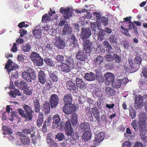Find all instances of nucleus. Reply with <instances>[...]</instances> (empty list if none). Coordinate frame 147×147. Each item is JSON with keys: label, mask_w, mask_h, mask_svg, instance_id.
<instances>
[{"label": "nucleus", "mask_w": 147, "mask_h": 147, "mask_svg": "<svg viewBox=\"0 0 147 147\" xmlns=\"http://www.w3.org/2000/svg\"><path fill=\"white\" fill-rule=\"evenodd\" d=\"M131 18L132 17L131 16L127 17L123 19V21H120V23L122 24H123V23H126L125 24H127L126 26L127 27V29L125 28L123 26L121 25V32L125 35L129 36L130 37L131 36V35L129 33V30H131L133 29L136 34H138L136 26L133 22L131 21Z\"/></svg>", "instance_id": "obj_1"}, {"label": "nucleus", "mask_w": 147, "mask_h": 147, "mask_svg": "<svg viewBox=\"0 0 147 147\" xmlns=\"http://www.w3.org/2000/svg\"><path fill=\"white\" fill-rule=\"evenodd\" d=\"M23 108L25 111L22 109L19 108L17 109L19 115L22 118H24L27 121L31 120L34 116V111L30 106L26 104L24 105Z\"/></svg>", "instance_id": "obj_2"}, {"label": "nucleus", "mask_w": 147, "mask_h": 147, "mask_svg": "<svg viewBox=\"0 0 147 147\" xmlns=\"http://www.w3.org/2000/svg\"><path fill=\"white\" fill-rule=\"evenodd\" d=\"M22 74L23 78L28 82H30L32 80H35L36 78V72L31 68H28L27 71L23 72Z\"/></svg>", "instance_id": "obj_3"}, {"label": "nucleus", "mask_w": 147, "mask_h": 147, "mask_svg": "<svg viewBox=\"0 0 147 147\" xmlns=\"http://www.w3.org/2000/svg\"><path fill=\"white\" fill-rule=\"evenodd\" d=\"M31 128H26L23 129L22 130V133L26 136H28L29 134L30 135L32 138V142L34 144H36V136L35 135V133L34 132Z\"/></svg>", "instance_id": "obj_4"}, {"label": "nucleus", "mask_w": 147, "mask_h": 147, "mask_svg": "<svg viewBox=\"0 0 147 147\" xmlns=\"http://www.w3.org/2000/svg\"><path fill=\"white\" fill-rule=\"evenodd\" d=\"M30 58L35 64H43V60L37 53L33 52L30 54Z\"/></svg>", "instance_id": "obj_5"}, {"label": "nucleus", "mask_w": 147, "mask_h": 147, "mask_svg": "<svg viewBox=\"0 0 147 147\" xmlns=\"http://www.w3.org/2000/svg\"><path fill=\"white\" fill-rule=\"evenodd\" d=\"M76 110V107L72 103H65L62 109L63 113L67 114H71Z\"/></svg>", "instance_id": "obj_6"}, {"label": "nucleus", "mask_w": 147, "mask_h": 147, "mask_svg": "<svg viewBox=\"0 0 147 147\" xmlns=\"http://www.w3.org/2000/svg\"><path fill=\"white\" fill-rule=\"evenodd\" d=\"M80 35L82 40L88 39L91 35L90 29L89 28H82Z\"/></svg>", "instance_id": "obj_7"}, {"label": "nucleus", "mask_w": 147, "mask_h": 147, "mask_svg": "<svg viewBox=\"0 0 147 147\" xmlns=\"http://www.w3.org/2000/svg\"><path fill=\"white\" fill-rule=\"evenodd\" d=\"M59 11L63 15V16L66 19L71 17L73 13V10L70 7L64 8L63 7H61Z\"/></svg>", "instance_id": "obj_8"}, {"label": "nucleus", "mask_w": 147, "mask_h": 147, "mask_svg": "<svg viewBox=\"0 0 147 147\" xmlns=\"http://www.w3.org/2000/svg\"><path fill=\"white\" fill-rule=\"evenodd\" d=\"M59 98L58 96L55 94H51L49 101L51 108L54 109L55 108L59 103Z\"/></svg>", "instance_id": "obj_9"}, {"label": "nucleus", "mask_w": 147, "mask_h": 147, "mask_svg": "<svg viewBox=\"0 0 147 147\" xmlns=\"http://www.w3.org/2000/svg\"><path fill=\"white\" fill-rule=\"evenodd\" d=\"M71 80L74 82V80H76L75 81L77 88H79L82 90H85L86 88L87 85L82 79L77 77H73L72 78Z\"/></svg>", "instance_id": "obj_10"}, {"label": "nucleus", "mask_w": 147, "mask_h": 147, "mask_svg": "<svg viewBox=\"0 0 147 147\" xmlns=\"http://www.w3.org/2000/svg\"><path fill=\"white\" fill-rule=\"evenodd\" d=\"M140 65H125L124 69L125 72L132 73L137 71Z\"/></svg>", "instance_id": "obj_11"}, {"label": "nucleus", "mask_w": 147, "mask_h": 147, "mask_svg": "<svg viewBox=\"0 0 147 147\" xmlns=\"http://www.w3.org/2000/svg\"><path fill=\"white\" fill-rule=\"evenodd\" d=\"M143 98L140 94H138L135 96L134 106L137 109L140 108L143 102Z\"/></svg>", "instance_id": "obj_12"}, {"label": "nucleus", "mask_w": 147, "mask_h": 147, "mask_svg": "<svg viewBox=\"0 0 147 147\" xmlns=\"http://www.w3.org/2000/svg\"><path fill=\"white\" fill-rule=\"evenodd\" d=\"M61 120V118L59 115L56 114L53 116L52 124L53 129H55L59 127Z\"/></svg>", "instance_id": "obj_13"}, {"label": "nucleus", "mask_w": 147, "mask_h": 147, "mask_svg": "<svg viewBox=\"0 0 147 147\" xmlns=\"http://www.w3.org/2000/svg\"><path fill=\"white\" fill-rule=\"evenodd\" d=\"M82 40L84 43V50L86 53H89L90 52V48L92 46L91 41L88 39Z\"/></svg>", "instance_id": "obj_14"}, {"label": "nucleus", "mask_w": 147, "mask_h": 147, "mask_svg": "<svg viewBox=\"0 0 147 147\" xmlns=\"http://www.w3.org/2000/svg\"><path fill=\"white\" fill-rule=\"evenodd\" d=\"M56 41L55 43V46L59 49H63L65 45V42L61 38L58 37L55 38Z\"/></svg>", "instance_id": "obj_15"}, {"label": "nucleus", "mask_w": 147, "mask_h": 147, "mask_svg": "<svg viewBox=\"0 0 147 147\" xmlns=\"http://www.w3.org/2000/svg\"><path fill=\"white\" fill-rule=\"evenodd\" d=\"M66 86L67 89L71 92H74L77 91V88L76 87L75 84L71 81L67 82Z\"/></svg>", "instance_id": "obj_16"}, {"label": "nucleus", "mask_w": 147, "mask_h": 147, "mask_svg": "<svg viewBox=\"0 0 147 147\" xmlns=\"http://www.w3.org/2000/svg\"><path fill=\"white\" fill-rule=\"evenodd\" d=\"M38 80L41 84H44L46 81V76L45 73L42 70H40L38 73Z\"/></svg>", "instance_id": "obj_17"}, {"label": "nucleus", "mask_w": 147, "mask_h": 147, "mask_svg": "<svg viewBox=\"0 0 147 147\" xmlns=\"http://www.w3.org/2000/svg\"><path fill=\"white\" fill-rule=\"evenodd\" d=\"M105 81L108 82V84L112 83L115 80L114 75L112 73L107 72L104 75Z\"/></svg>", "instance_id": "obj_18"}, {"label": "nucleus", "mask_w": 147, "mask_h": 147, "mask_svg": "<svg viewBox=\"0 0 147 147\" xmlns=\"http://www.w3.org/2000/svg\"><path fill=\"white\" fill-rule=\"evenodd\" d=\"M32 33L36 38L39 39L41 37L42 32L40 28L37 27L33 30Z\"/></svg>", "instance_id": "obj_19"}, {"label": "nucleus", "mask_w": 147, "mask_h": 147, "mask_svg": "<svg viewBox=\"0 0 147 147\" xmlns=\"http://www.w3.org/2000/svg\"><path fill=\"white\" fill-rule=\"evenodd\" d=\"M79 128L82 131H90V125L89 123L84 122L80 124Z\"/></svg>", "instance_id": "obj_20"}, {"label": "nucleus", "mask_w": 147, "mask_h": 147, "mask_svg": "<svg viewBox=\"0 0 147 147\" xmlns=\"http://www.w3.org/2000/svg\"><path fill=\"white\" fill-rule=\"evenodd\" d=\"M33 104L35 111L36 113H40V106L38 98L35 97L33 99Z\"/></svg>", "instance_id": "obj_21"}, {"label": "nucleus", "mask_w": 147, "mask_h": 147, "mask_svg": "<svg viewBox=\"0 0 147 147\" xmlns=\"http://www.w3.org/2000/svg\"><path fill=\"white\" fill-rule=\"evenodd\" d=\"M103 45L107 49L108 52L109 54H113L114 53V51L112 48L110 44L107 40H105L103 42Z\"/></svg>", "instance_id": "obj_22"}, {"label": "nucleus", "mask_w": 147, "mask_h": 147, "mask_svg": "<svg viewBox=\"0 0 147 147\" xmlns=\"http://www.w3.org/2000/svg\"><path fill=\"white\" fill-rule=\"evenodd\" d=\"M92 113L94 116L97 120L98 122L100 121V117L98 109L96 107H94L91 109Z\"/></svg>", "instance_id": "obj_23"}, {"label": "nucleus", "mask_w": 147, "mask_h": 147, "mask_svg": "<svg viewBox=\"0 0 147 147\" xmlns=\"http://www.w3.org/2000/svg\"><path fill=\"white\" fill-rule=\"evenodd\" d=\"M72 97L70 93H67L65 95L63 100L65 104L71 103Z\"/></svg>", "instance_id": "obj_24"}, {"label": "nucleus", "mask_w": 147, "mask_h": 147, "mask_svg": "<svg viewBox=\"0 0 147 147\" xmlns=\"http://www.w3.org/2000/svg\"><path fill=\"white\" fill-rule=\"evenodd\" d=\"M76 57L77 59L81 61H84L86 57L84 53L82 51H78L76 54Z\"/></svg>", "instance_id": "obj_25"}, {"label": "nucleus", "mask_w": 147, "mask_h": 147, "mask_svg": "<svg viewBox=\"0 0 147 147\" xmlns=\"http://www.w3.org/2000/svg\"><path fill=\"white\" fill-rule=\"evenodd\" d=\"M105 91L106 93L110 96H114L116 94L115 90L109 87H105Z\"/></svg>", "instance_id": "obj_26"}, {"label": "nucleus", "mask_w": 147, "mask_h": 147, "mask_svg": "<svg viewBox=\"0 0 147 147\" xmlns=\"http://www.w3.org/2000/svg\"><path fill=\"white\" fill-rule=\"evenodd\" d=\"M50 104L49 103L46 102L44 104L42 108V109L45 114L49 113L50 110Z\"/></svg>", "instance_id": "obj_27"}, {"label": "nucleus", "mask_w": 147, "mask_h": 147, "mask_svg": "<svg viewBox=\"0 0 147 147\" xmlns=\"http://www.w3.org/2000/svg\"><path fill=\"white\" fill-rule=\"evenodd\" d=\"M72 32V28L68 25H65L63 28V35H67L70 34Z\"/></svg>", "instance_id": "obj_28"}, {"label": "nucleus", "mask_w": 147, "mask_h": 147, "mask_svg": "<svg viewBox=\"0 0 147 147\" xmlns=\"http://www.w3.org/2000/svg\"><path fill=\"white\" fill-rule=\"evenodd\" d=\"M23 136L20 139L22 143L23 144L25 145L29 144L30 142V138L28 137V136H26L25 135Z\"/></svg>", "instance_id": "obj_29"}, {"label": "nucleus", "mask_w": 147, "mask_h": 147, "mask_svg": "<svg viewBox=\"0 0 147 147\" xmlns=\"http://www.w3.org/2000/svg\"><path fill=\"white\" fill-rule=\"evenodd\" d=\"M84 77L85 79L88 81H93L95 79V75L92 72L86 74Z\"/></svg>", "instance_id": "obj_30"}, {"label": "nucleus", "mask_w": 147, "mask_h": 147, "mask_svg": "<svg viewBox=\"0 0 147 147\" xmlns=\"http://www.w3.org/2000/svg\"><path fill=\"white\" fill-rule=\"evenodd\" d=\"M71 45H73V47L76 48L78 46V40L76 36L74 35H71Z\"/></svg>", "instance_id": "obj_31"}, {"label": "nucleus", "mask_w": 147, "mask_h": 147, "mask_svg": "<svg viewBox=\"0 0 147 147\" xmlns=\"http://www.w3.org/2000/svg\"><path fill=\"white\" fill-rule=\"evenodd\" d=\"M78 117V115L76 113L73 114L71 116V121L73 126H75L77 124Z\"/></svg>", "instance_id": "obj_32"}, {"label": "nucleus", "mask_w": 147, "mask_h": 147, "mask_svg": "<svg viewBox=\"0 0 147 147\" xmlns=\"http://www.w3.org/2000/svg\"><path fill=\"white\" fill-rule=\"evenodd\" d=\"M3 129L4 135H11L12 133L11 129L9 126H3Z\"/></svg>", "instance_id": "obj_33"}, {"label": "nucleus", "mask_w": 147, "mask_h": 147, "mask_svg": "<svg viewBox=\"0 0 147 147\" xmlns=\"http://www.w3.org/2000/svg\"><path fill=\"white\" fill-rule=\"evenodd\" d=\"M65 131L66 134L68 133L73 130L72 128L71 127V125L69 121H67L65 124Z\"/></svg>", "instance_id": "obj_34"}, {"label": "nucleus", "mask_w": 147, "mask_h": 147, "mask_svg": "<svg viewBox=\"0 0 147 147\" xmlns=\"http://www.w3.org/2000/svg\"><path fill=\"white\" fill-rule=\"evenodd\" d=\"M43 115L42 113H39L38 119L37 121V125L40 127L42 126L43 121Z\"/></svg>", "instance_id": "obj_35"}, {"label": "nucleus", "mask_w": 147, "mask_h": 147, "mask_svg": "<svg viewBox=\"0 0 147 147\" xmlns=\"http://www.w3.org/2000/svg\"><path fill=\"white\" fill-rule=\"evenodd\" d=\"M138 117L139 119V122H146L147 120V116L144 112H142L140 113Z\"/></svg>", "instance_id": "obj_36"}, {"label": "nucleus", "mask_w": 147, "mask_h": 147, "mask_svg": "<svg viewBox=\"0 0 147 147\" xmlns=\"http://www.w3.org/2000/svg\"><path fill=\"white\" fill-rule=\"evenodd\" d=\"M91 136V134L90 131H85L83 133L82 138L84 140L87 141L90 139Z\"/></svg>", "instance_id": "obj_37"}, {"label": "nucleus", "mask_w": 147, "mask_h": 147, "mask_svg": "<svg viewBox=\"0 0 147 147\" xmlns=\"http://www.w3.org/2000/svg\"><path fill=\"white\" fill-rule=\"evenodd\" d=\"M119 80H117L115 81H113L111 84L112 87L115 89H118L121 86V83H120Z\"/></svg>", "instance_id": "obj_38"}, {"label": "nucleus", "mask_w": 147, "mask_h": 147, "mask_svg": "<svg viewBox=\"0 0 147 147\" xmlns=\"http://www.w3.org/2000/svg\"><path fill=\"white\" fill-rule=\"evenodd\" d=\"M14 65H13V66H12V65H5V68L9 72L12 70H16L18 68V65H16L14 66Z\"/></svg>", "instance_id": "obj_39"}, {"label": "nucleus", "mask_w": 147, "mask_h": 147, "mask_svg": "<svg viewBox=\"0 0 147 147\" xmlns=\"http://www.w3.org/2000/svg\"><path fill=\"white\" fill-rule=\"evenodd\" d=\"M69 65H59L61 68V70L62 71L65 72H68L71 70V68L69 66Z\"/></svg>", "instance_id": "obj_40"}, {"label": "nucleus", "mask_w": 147, "mask_h": 147, "mask_svg": "<svg viewBox=\"0 0 147 147\" xmlns=\"http://www.w3.org/2000/svg\"><path fill=\"white\" fill-rule=\"evenodd\" d=\"M140 124L138 125L139 128L140 130V131H146V122H139Z\"/></svg>", "instance_id": "obj_41"}, {"label": "nucleus", "mask_w": 147, "mask_h": 147, "mask_svg": "<svg viewBox=\"0 0 147 147\" xmlns=\"http://www.w3.org/2000/svg\"><path fill=\"white\" fill-rule=\"evenodd\" d=\"M140 135L142 140L144 142H147V132L146 131H140Z\"/></svg>", "instance_id": "obj_42"}, {"label": "nucleus", "mask_w": 147, "mask_h": 147, "mask_svg": "<svg viewBox=\"0 0 147 147\" xmlns=\"http://www.w3.org/2000/svg\"><path fill=\"white\" fill-rule=\"evenodd\" d=\"M104 49L103 46L100 44L97 45V47L95 51V53L98 54H101L104 52Z\"/></svg>", "instance_id": "obj_43"}, {"label": "nucleus", "mask_w": 147, "mask_h": 147, "mask_svg": "<svg viewBox=\"0 0 147 147\" xmlns=\"http://www.w3.org/2000/svg\"><path fill=\"white\" fill-rule=\"evenodd\" d=\"M66 134L68 136H70L74 140H77L79 138L77 134L74 132L73 130L70 131L68 132Z\"/></svg>", "instance_id": "obj_44"}, {"label": "nucleus", "mask_w": 147, "mask_h": 147, "mask_svg": "<svg viewBox=\"0 0 147 147\" xmlns=\"http://www.w3.org/2000/svg\"><path fill=\"white\" fill-rule=\"evenodd\" d=\"M49 75L53 82H56L58 80V77L57 75L55 74L54 72H49Z\"/></svg>", "instance_id": "obj_45"}, {"label": "nucleus", "mask_w": 147, "mask_h": 147, "mask_svg": "<svg viewBox=\"0 0 147 147\" xmlns=\"http://www.w3.org/2000/svg\"><path fill=\"white\" fill-rule=\"evenodd\" d=\"M19 84L18 89L23 90L26 88L28 85L27 83L23 80L20 81L19 82Z\"/></svg>", "instance_id": "obj_46"}, {"label": "nucleus", "mask_w": 147, "mask_h": 147, "mask_svg": "<svg viewBox=\"0 0 147 147\" xmlns=\"http://www.w3.org/2000/svg\"><path fill=\"white\" fill-rule=\"evenodd\" d=\"M117 39L115 34L110 35L109 38V42L111 43H116L117 42Z\"/></svg>", "instance_id": "obj_47"}, {"label": "nucleus", "mask_w": 147, "mask_h": 147, "mask_svg": "<svg viewBox=\"0 0 147 147\" xmlns=\"http://www.w3.org/2000/svg\"><path fill=\"white\" fill-rule=\"evenodd\" d=\"M24 93L27 95H30L32 94V90L30 87L27 86L24 90Z\"/></svg>", "instance_id": "obj_48"}, {"label": "nucleus", "mask_w": 147, "mask_h": 147, "mask_svg": "<svg viewBox=\"0 0 147 147\" xmlns=\"http://www.w3.org/2000/svg\"><path fill=\"white\" fill-rule=\"evenodd\" d=\"M121 45H123L124 49L128 50L130 46L128 41L126 39L123 40L121 42Z\"/></svg>", "instance_id": "obj_49"}, {"label": "nucleus", "mask_w": 147, "mask_h": 147, "mask_svg": "<svg viewBox=\"0 0 147 147\" xmlns=\"http://www.w3.org/2000/svg\"><path fill=\"white\" fill-rule=\"evenodd\" d=\"M103 61V57L101 55L98 56L95 60L94 61V63L96 64H100Z\"/></svg>", "instance_id": "obj_50"}, {"label": "nucleus", "mask_w": 147, "mask_h": 147, "mask_svg": "<svg viewBox=\"0 0 147 147\" xmlns=\"http://www.w3.org/2000/svg\"><path fill=\"white\" fill-rule=\"evenodd\" d=\"M105 34V32L103 30H100L99 31L98 35V38L100 41L103 40V36Z\"/></svg>", "instance_id": "obj_51"}, {"label": "nucleus", "mask_w": 147, "mask_h": 147, "mask_svg": "<svg viewBox=\"0 0 147 147\" xmlns=\"http://www.w3.org/2000/svg\"><path fill=\"white\" fill-rule=\"evenodd\" d=\"M31 48V45L29 43H27L23 46L22 50L24 52H28L30 50Z\"/></svg>", "instance_id": "obj_52"}, {"label": "nucleus", "mask_w": 147, "mask_h": 147, "mask_svg": "<svg viewBox=\"0 0 147 147\" xmlns=\"http://www.w3.org/2000/svg\"><path fill=\"white\" fill-rule=\"evenodd\" d=\"M109 18L105 16H102L101 18V21L103 25L105 26H107L108 24Z\"/></svg>", "instance_id": "obj_53"}, {"label": "nucleus", "mask_w": 147, "mask_h": 147, "mask_svg": "<svg viewBox=\"0 0 147 147\" xmlns=\"http://www.w3.org/2000/svg\"><path fill=\"white\" fill-rule=\"evenodd\" d=\"M104 133L102 132L99 133L98 135L96 136L95 138L97 140L100 141H102L104 138Z\"/></svg>", "instance_id": "obj_54"}, {"label": "nucleus", "mask_w": 147, "mask_h": 147, "mask_svg": "<svg viewBox=\"0 0 147 147\" xmlns=\"http://www.w3.org/2000/svg\"><path fill=\"white\" fill-rule=\"evenodd\" d=\"M51 20V18L49 16H48L47 13H45L42 16V21L43 22H47L48 21Z\"/></svg>", "instance_id": "obj_55"}, {"label": "nucleus", "mask_w": 147, "mask_h": 147, "mask_svg": "<svg viewBox=\"0 0 147 147\" xmlns=\"http://www.w3.org/2000/svg\"><path fill=\"white\" fill-rule=\"evenodd\" d=\"M129 116L132 119H133L136 117V113L135 110L132 108H130L129 109Z\"/></svg>", "instance_id": "obj_56"}, {"label": "nucleus", "mask_w": 147, "mask_h": 147, "mask_svg": "<svg viewBox=\"0 0 147 147\" xmlns=\"http://www.w3.org/2000/svg\"><path fill=\"white\" fill-rule=\"evenodd\" d=\"M120 83L123 86L126 85L129 82V80L127 78H125L123 79H119Z\"/></svg>", "instance_id": "obj_57"}, {"label": "nucleus", "mask_w": 147, "mask_h": 147, "mask_svg": "<svg viewBox=\"0 0 147 147\" xmlns=\"http://www.w3.org/2000/svg\"><path fill=\"white\" fill-rule=\"evenodd\" d=\"M113 55L114 57L113 60L116 63H119L121 61V57L119 55L116 54H114Z\"/></svg>", "instance_id": "obj_58"}, {"label": "nucleus", "mask_w": 147, "mask_h": 147, "mask_svg": "<svg viewBox=\"0 0 147 147\" xmlns=\"http://www.w3.org/2000/svg\"><path fill=\"white\" fill-rule=\"evenodd\" d=\"M134 60L136 64H141L142 61L141 58L140 56L136 57Z\"/></svg>", "instance_id": "obj_59"}, {"label": "nucleus", "mask_w": 147, "mask_h": 147, "mask_svg": "<svg viewBox=\"0 0 147 147\" xmlns=\"http://www.w3.org/2000/svg\"><path fill=\"white\" fill-rule=\"evenodd\" d=\"M56 137L59 141H62L64 139V135L61 133L58 134Z\"/></svg>", "instance_id": "obj_60"}, {"label": "nucleus", "mask_w": 147, "mask_h": 147, "mask_svg": "<svg viewBox=\"0 0 147 147\" xmlns=\"http://www.w3.org/2000/svg\"><path fill=\"white\" fill-rule=\"evenodd\" d=\"M64 57L61 55H58L56 56V59L58 62L61 63L63 61Z\"/></svg>", "instance_id": "obj_61"}, {"label": "nucleus", "mask_w": 147, "mask_h": 147, "mask_svg": "<svg viewBox=\"0 0 147 147\" xmlns=\"http://www.w3.org/2000/svg\"><path fill=\"white\" fill-rule=\"evenodd\" d=\"M90 28L92 31L95 32L96 30V26L97 24L96 22H90Z\"/></svg>", "instance_id": "obj_62"}, {"label": "nucleus", "mask_w": 147, "mask_h": 147, "mask_svg": "<svg viewBox=\"0 0 147 147\" xmlns=\"http://www.w3.org/2000/svg\"><path fill=\"white\" fill-rule=\"evenodd\" d=\"M25 58L24 56H23L22 54L19 55L17 57V60L18 62H19V63H20V62H23L24 61Z\"/></svg>", "instance_id": "obj_63"}, {"label": "nucleus", "mask_w": 147, "mask_h": 147, "mask_svg": "<svg viewBox=\"0 0 147 147\" xmlns=\"http://www.w3.org/2000/svg\"><path fill=\"white\" fill-rule=\"evenodd\" d=\"M142 73L144 77L145 78L147 77V65L143 67Z\"/></svg>", "instance_id": "obj_64"}]
</instances>
